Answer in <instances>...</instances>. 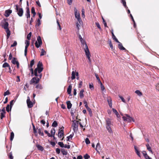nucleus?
<instances>
[{"mask_svg":"<svg viewBox=\"0 0 159 159\" xmlns=\"http://www.w3.org/2000/svg\"><path fill=\"white\" fill-rule=\"evenodd\" d=\"M57 24L59 26V30H61V26H60V25L59 24V22H58V20H57Z\"/></svg>","mask_w":159,"mask_h":159,"instance_id":"052dcab7","label":"nucleus"},{"mask_svg":"<svg viewBox=\"0 0 159 159\" xmlns=\"http://www.w3.org/2000/svg\"><path fill=\"white\" fill-rule=\"evenodd\" d=\"M106 126L107 130L110 134H112L113 132L111 127L112 126V122L111 121V119L107 118L106 119Z\"/></svg>","mask_w":159,"mask_h":159,"instance_id":"7ed1b4c3","label":"nucleus"},{"mask_svg":"<svg viewBox=\"0 0 159 159\" xmlns=\"http://www.w3.org/2000/svg\"><path fill=\"white\" fill-rule=\"evenodd\" d=\"M125 116H123L122 117V118L124 120L127 121L129 122H131L132 121L134 122V120L133 118L130 117L127 114H125Z\"/></svg>","mask_w":159,"mask_h":159,"instance_id":"39448f33","label":"nucleus"},{"mask_svg":"<svg viewBox=\"0 0 159 159\" xmlns=\"http://www.w3.org/2000/svg\"><path fill=\"white\" fill-rule=\"evenodd\" d=\"M2 67L3 68L8 67V68L9 72H11V68H10V66L9 65V64L8 63H7V62H5L3 65Z\"/></svg>","mask_w":159,"mask_h":159,"instance_id":"ddd939ff","label":"nucleus"},{"mask_svg":"<svg viewBox=\"0 0 159 159\" xmlns=\"http://www.w3.org/2000/svg\"><path fill=\"white\" fill-rule=\"evenodd\" d=\"M101 88L102 91H104L105 90V88L103 85L102 83L100 84Z\"/></svg>","mask_w":159,"mask_h":159,"instance_id":"6e6d98bb","label":"nucleus"},{"mask_svg":"<svg viewBox=\"0 0 159 159\" xmlns=\"http://www.w3.org/2000/svg\"><path fill=\"white\" fill-rule=\"evenodd\" d=\"M100 143H98L97 144V145L96 146V150L97 151H98V150H99L100 148Z\"/></svg>","mask_w":159,"mask_h":159,"instance_id":"37998d69","label":"nucleus"},{"mask_svg":"<svg viewBox=\"0 0 159 159\" xmlns=\"http://www.w3.org/2000/svg\"><path fill=\"white\" fill-rule=\"evenodd\" d=\"M6 112H2L1 113V119H2L4 117H5V115Z\"/></svg>","mask_w":159,"mask_h":159,"instance_id":"a18cd8bd","label":"nucleus"},{"mask_svg":"<svg viewBox=\"0 0 159 159\" xmlns=\"http://www.w3.org/2000/svg\"><path fill=\"white\" fill-rule=\"evenodd\" d=\"M25 15L27 18H30V12L29 8L27 7L26 12Z\"/></svg>","mask_w":159,"mask_h":159,"instance_id":"2eb2a0df","label":"nucleus"},{"mask_svg":"<svg viewBox=\"0 0 159 159\" xmlns=\"http://www.w3.org/2000/svg\"><path fill=\"white\" fill-rule=\"evenodd\" d=\"M38 132L39 135H41V136H43L44 134L43 132V131L41 129H38Z\"/></svg>","mask_w":159,"mask_h":159,"instance_id":"c85d7f7f","label":"nucleus"},{"mask_svg":"<svg viewBox=\"0 0 159 159\" xmlns=\"http://www.w3.org/2000/svg\"><path fill=\"white\" fill-rule=\"evenodd\" d=\"M85 143L86 144H88L90 143V141L88 138H86L85 140Z\"/></svg>","mask_w":159,"mask_h":159,"instance_id":"3c124183","label":"nucleus"},{"mask_svg":"<svg viewBox=\"0 0 159 159\" xmlns=\"http://www.w3.org/2000/svg\"><path fill=\"white\" fill-rule=\"evenodd\" d=\"M73 0H67L68 4L69 5L71 4Z\"/></svg>","mask_w":159,"mask_h":159,"instance_id":"680f3d73","label":"nucleus"},{"mask_svg":"<svg viewBox=\"0 0 159 159\" xmlns=\"http://www.w3.org/2000/svg\"><path fill=\"white\" fill-rule=\"evenodd\" d=\"M58 144L61 148H63L64 147V144L63 142H59L58 143Z\"/></svg>","mask_w":159,"mask_h":159,"instance_id":"09e8293b","label":"nucleus"},{"mask_svg":"<svg viewBox=\"0 0 159 159\" xmlns=\"http://www.w3.org/2000/svg\"><path fill=\"white\" fill-rule=\"evenodd\" d=\"M36 24L38 26L39 25L41 24L40 21V19H38L37 20V23H36Z\"/></svg>","mask_w":159,"mask_h":159,"instance_id":"bf43d9fd","label":"nucleus"},{"mask_svg":"<svg viewBox=\"0 0 159 159\" xmlns=\"http://www.w3.org/2000/svg\"><path fill=\"white\" fill-rule=\"evenodd\" d=\"M9 107H10L9 105L8 104L7 105V107H6V111L8 112H9V111H10Z\"/></svg>","mask_w":159,"mask_h":159,"instance_id":"0e129e2a","label":"nucleus"},{"mask_svg":"<svg viewBox=\"0 0 159 159\" xmlns=\"http://www.w3.org/2000/svg\"><path fill=\"white\" fill-rule=\"evenodd\" d=\"M16 10L18 15L20 17L23 16V10L22 8H19L17 5H15L14 6Z\"/></svg>","mask_w":159,"mask_h":159,"instance_id":"20e7f679","label":"nucleus"},{"mask_svg":"<svg viewBox=\"0 0 159 159\" xmlns=\"http://www.w3.org/2000/svg\"><path fill=\"white\" fill-rule=\"evenodd\" d=\"M8 23L7 22H5L2 25V27L6 30L8 29Z\"/></svg>","mask_w":159,"mask_h":159,"instance_id":"6ab92c4d","label":"nucleus"},{"mask_svg":"<svg viewBox=\"0 0 159 159\" xmlns=\"http://www.w3.org/2000/svg\"><path fill=\"white\" fill-rule=\"evenodd\" d=\"M134 149H135V150L136 153L138 155V156L139 157H141V154L140 152V151H139L138 150L137 147L136 146H134Z\"/></svg>","mask_w":159,"mask_h":159,"instance_id":"f3484780","label":"nucleus"},{"mask_svg":"<svg viewBox=\"0 0 159 159\" xmlns=\"http://www.w3.org/2000/svg\"><path fill=\"white\" fill-rule=\"evenodd\" d=\"M112 37L113 39H114L115 41L116 42H119V41H118L117 39L116 38V36H115L113 32H112Z\"/></svg>","mask_w":159,"mask_h":159,"instance_id":"7c9ffc66","label":"nucleus"},{"mask_svg":"<svg viewBox=\"0 0 159 159\" xmlns=\"http://www.w3.org/2000/svg\"><path fill=\"white\" fill-rule=\"evenodd\" d=\"M34 60H32L30 62V68H32L34 65Z\"/></svg>","mask_w":159,"mask_h":159,"instance_id":"a19ab883","label":"nucleus"},{"mask_svg":"<svg viewBox=\"0 0 159 159\" xmlns=\"http://www.w3.org/2000/svg\"><path fill=\"white\" fill-rule=\"evenodd\" d=\"M44 132L47 134L49 137H52V135H50V134L46 130H45Z\"/></svg>","mask_w":159,"mask_h":159,"instance_id":"5fc2aeb1","label":"nucleus"},{"mask_svg":"<svg viewBox=\"0 0 159 159\" xmlns=\"http://www.w3.org/2000/svg\"><path fill=\"white\" fill-rule=\"evenodd\" d=\"M36 147L39 150L41 151H43V147L41 146L38 144L36 145Z\"/></svg>","mask_w":159,"mask_h":159,"instance_id":"2f4dec72","label":"nucleus"},{"mask_svg":"<svg viewBox=\"0 0 159 159\" xmlns=\"http://www.w3.org/2000/svg\"><path fill=\"white\" fill-rule=\"evenodd\" d=\"M42 44V41L41 37L39 36L37 37V41H36L35 44L37 48L40 47Z\"/></svg>","mask_w":159,"mask_h":159,"instance_id":"6e6552de","label":"nucleus"},{"mask_svg":"<svg viewBox=\"0 0 159 159\" xmlns=\"http://www.w3.org/2000/svg\"><path fill=\"white\" fill-rule=\"evenodd\" d=\"M33 127L34 133V134L36 133H37L36 130V129L35 128V126L33 125Z\"/></svg>","mask_w":159,"mask_h":159,"instance_id":"e2e57ef3","label":"nucleus"},{"mask_svg":"<svg viewBox=\"0 0 159 159\" xmlns=\"http://www.w3.org/2000/svg\"><path fill=\"white\" fill-rule=\"evenodd\" d=\"M84 157L85 159H88L90 157V156L88 154H86L84 156Z\"/></svg>","mask_w":159,"mask_h":159,"instance_id":"4d7b16f0","label":"nucleus"},{"mask_svg":"<svg viewBox=\"0 0 159 159\" xmlns=\"http://www.w3.org/2000/svg\"><path fill=\"white\" fill-rule=\"evenodd\" d=\"M135 93L139 96L142 95V93L139 90H137L135 91Z\"/></svg>","mask_w":159,"mask_h":159,"instance_id":"cd10ccee","label":"nucleus"},{"mask_svg":"<svg viewBox=\"0 0 159 159\" xmlns=\"http://www.w3.org/2000/svg\"><path fill=\"white\" fill-rule=\"evenodd\" d=\"M108 43L110 48H111V49H113V46L111 41H108Z\"/></svg>","mask_w":159,"mask_h":159,"instance_id":"49530a36","label":"nucleus"},{"mask_svg":"<svg viewBox=\"0 0 159 159\" xmlns=\"http://www.w3.org/2000/svg\"><path fill=\"white\" fill-rule=\"evenodd\" d=\"M61 152L63 155H66L67 154V151L65 150L64 149H62Z\"/></svg>","mask_w":159,"mask_h":159,"instance_id":"f704fd0d","label":"nucleus"},{"mask_svg":"<svg viewBox=\"0 0 159 159\" xmlns=\"http://www.w3.org/2000/svg\"><path fill=\"white\" fill-rule=\"evenodd\" d=\"M6 31L7 33V39H8L10 35L11 34V32L9 29H7L6 30Z\"/></svg>","mask_w":159,"mask_h":159,"instance_id":"5701e85b","label":"nucleus"},{"mask_svg":"<svg viewBox=\"0 0 159 159\" xmlns=\"http://www.w3.org/2000/svg\"><path fill=\"white\" fill-rule=\"evenodd\" d=\"M96 25L98 27V28L100 29V30H101L102 29L101 27V26H100V25H99V23L98 22H96Z\"/></svg>","mask_w":159,"mask_h":159,"instance_id":"8fccbe9b","label":"nucleus"},{"mask_svg":"<svg viewBox=\"0 0 159 159\" xmlns=\"http://www.w3.org/2000/svg\"><path fill=\"white\" fill-rule=\"evenodd\" d=\"M71 75H72V76L71 77V79L72 80H73L74 79H75V72L74 71H73L72 72Z\"/></svg>","mask_w":159,"mask_h":159,"instance_id":"bb28decb","label":"nucleus"},{"mask_svg":"<svg viewBox=\"0 0 159 159\" xmlns=\"http://www.w3.org/2000/svg\"><path fill=\"white\" fill-rule=\"evenodd\" d=\"M107 101L108 103L109 107L110 108H111L112 107V102L111 99V98L108 99H107Z\"/></svg>","mask_w":159,"mask_h":159,"instance_id":"393cba45","label":"nucleus"},{"mask_svg":"<svg viewBox=\"0 0 159 159\" xmlns=\"http://www.w3.org/2000/svg\"><path fill=\"white\" fill-rule=\"evenodd\" d=\"M82 83H83V82L82 81H80V82L79 83V86H78V87L79 88H80L81 87V86H82Z\"/></svg>","mask_w":159,"mask_h":159,"instance_id":"338daca9","label":"nucleus"},{"mask_svg":"<svg viewBox=\"0 0 159 159\" xmlns=\"http://www.w3.org/2000/svg\"><path fill=\"white\" fill-rule=\"evenodd\" d=\"M82 157L81 156H79L77 157V159L75 157H73V159H82Z\"/></svg>","mask_w":159,"mask_h":159,"instance_id":"13d9d810","label":"nucleus"},{"mask_svg":"<svg viewBox=\"0 0 159 159\" xmlns=\"http://www.w3.org/2000/svg\"><path fill=\"white\" fill-rule=\"evenodd\" d=\"M117 43H119L118 44V47L119 49L122 50H126V49L123 47L122 43H121L120 42H119Z\"/></svg>","mask_w":159,"mask_h":159,"instance_id":"dca6fc26","label":"nucleus"},{"mask_svg":"<svg viewBox=\"0 0 159 159\" xmlns=\"http://www.w3.org/2000/svg\"><path fill=\"white\" fill-rule=\"evenodd\" d=\"M55 133V130L54 128L52 129L51 130L50 135H52V137H53L54 138V135Z\"/></svg>","mask_w":159,"mask_h":159,"instance_id":"b1692460","label":"nucleus"},{"mask_svg":"<svg viewBox=\"0 0 159 159\" xmlns=\"http://www.w3.org/2000/svg\"><path fill=\"white\" fill-rule=\"evenodd\" d=\"M17 44V43L16 41H15L11 45V47H14L16 46Z\"/></svg>","mask_w":159,"mask_h":159,"instance_id":"864d4df0","label":"nucleus"},{"mask_svg":"<svg viewBox=\"0 0 159 159\" xmlns=\"http://www.w3.org/2000/svg\"><path fill=\"white\" fill-rule=\"evenodd\" d=\"M71 89L72 86L71 85H69L67 89V92L69 94H70V95H71Z\"/></svg>","mask_w":159,"mask_h":159,"instance_id":"aec40b11","label":"nucleus"},{"mask_svg":"<svg viewBox=\"0 0 159 159\" xmlns=\"http://www.w3.org/2000/svg\"><path fill=\"white\" fill-rule=\"evenodd\" d=\"M43 65L42 62L40 61L39 62L37 67L35 68L34 70V75L36 76H38L39 75H38L37 73L40 74L39 76V79H41L42 76V74L40 73L43 70Z\"/></svg>","mask_w":159,"mask_h":159,"instance_id":"f03ea898","label":"nucleus"},{"mask_svg":"<svg viewBox=\"0 0 159 159\" xmlns=\"http://www.w3.org/2000/svg\"><path fill=\"white\" fill-rule=\"evenodd\" d=\"M46 52L44 51L43 49H41V52L40 54V56H42L45 55Z\"/></svg>","mask_w":159,"mask_h":159,"instance_id":"4c0bfd02","label":"nucleus"},{"mask_svg":"<svg viewBox=\"0 0 159 159\" xmlns=\"http://www.w3.org/2000/svg\"><path fill=\"white\" fill-rule=\"evenodd\" d=\"M66 103L67 105V107L68 109H70L72 107V104L70 102V101H68L66 102Z\"/></svg>","mask_w":159,"mask_h":159,"instance_id":"4be33fe9","label":"nucleus"},{"mask_svg":"<svg viewBox=\"0 0 159 159\" xmlns=\"http://www.w3.org/2000/svg\"><path fill=\"white\" fill-rule=\"evenodd\" d=\"M32 33L31 32H30L27 36V39L28 40H30V39L31 37V36Z\"/></svg>","mask_w":159,"mask_h":159,"instance_id":"c03bdc74","label":"nucleus"},{"mask_svg":"<svg viewBox=\"0 0 159 159\" xmlns=\"http://www.w3.org/2000/svg\"><path fill=\"white\" fill-rule=\"evenodd\" d=\"M147 149L152 154H153V152L150 146L148 144H147L146 145Z\"/></svg>","mask_w":159,"mask_h":159,"instance_id":"412c9836","label":"nucleus"},{"mask_svg":"<svg viewBox=\"0 0 159 159\" xmlns=\"http://www.w3.org/2000/svg\"><path fill=\"white\" fill-rule=\"evenodd\" d=\"M80 23L79 22L76 23V27L78 29V31L79 32V30L80 29Z\"/></svg>","mask_w":159,"mask_h":159,"instance_id":"c9c22d12","label":"nucleus"},{"mask_svg":"<svg viewBox=\"0 0 159 159\" xmlns=\"http://www.w3.org/2000/svg\"><path fill=\"white\" fill-rule=\"evenodd\" d=\"M87 110L89 111L90 116L92 115V111L91 109L89 107L86 109Z\"/></svg>","mask_w":159,"mask_h":159,"instance_id":"ea45409f","label":"nucleus"},{"mask_svg":"<svg viewBox=\"0 0 159 159\" xmlns=\"http://www.w3.org/2000/svg\"><path fill=\"white\" fill-rule=\"evenodd\" d=\"M25 43L26 44L25 49V55L26 56L27 52V48L29 45L30 41L28 40H25Z\"/></svg>","mask_w":159,"mask_h":159,"instance_id":"f8f14e48","label":"nucleus"},{"mask_svg":"<svg viewBox=\"0 0 159 159\" xmlns=\"http://www.w3.org/2000/svg\"><path fill=\"white\" fill-rule=\"evenodd\" d=\"M122 2L124 6H125V7H127V6H126L125 1L124 0H122Z\"/></svg>","mask_w":159,"mask_h":159,"instance_id":"69168bd1","label":"nucleus"},{"mask_svg":"<svg viewBox=\"0 0 159 159\" xmlns=\"http://www.w3.org/2000/svg\"><path fill=\"white\" fill-rule=\"evenodd\" d=\"M10 93L9 92V91L8 90H7L4 93V96H6L7 95L10 94Z\"/></svg>","mask_w":159,"mask_h":159,"instance_id":"603ef678","label":"nucleus"},{"mask_svg":"<svg viewBox=\"0 0 159 159\" xmlns=\"http://www.w3.org/2000/svg\"><path fill=\"white\" fill-rule=\"evenodd\" d=\"M74 134H70L69 136L67 137V141H70V139H71L73 136Z\"/></svg>","mask_w":159,"mask_h":159,"instance_id":"e433bc0d","label":"nucleus"},{"mask_svg":"<svg viewBox=\"0 0 159 159\" xmlns=\"http://www.w3.org/2000/svg\"><path fill=\"white\" fill-rule=\"evenodd\" d=\"M39 81V79L37 77H34L30 81V84L32 83L37 84L38 83Z\"/></svg>","mask_w":159,"mask_h":159,"instance_id":"9d476101","label":"nucleus"},{"mask_svg":"<svg viewBox=\"0 0 159 159\" xmlns=\"http://www.w3.org/2000/svg\"><path fill=\"white\" fill-rule=\"evenodd\" d=\"M84 89H81L79 93V95L80 98H82L84 97Z\"/></svg>","mask_w":159,"mask_h":159,"instance_id":"a211bd4d","label":"nucleus"},{"mask_svg":"<svg viewBox=\"0 0 159 159\" xmlns=\"http://www.w3.org/2000/svg\"><path fill=\"white\" fill-rule=\"evenodd\" d=\"M14 133L13 132H11L10 134V140L11 141H12L13 140V139H14Z\"/></svg>","mask_w":159,"mask_h":159,"instance_id":"c756f323","label":"nucleus"},{"mask_svg":"<svg viewBox=\"0 0 159 159\" xmlns=\"http://www.w3.org/2000/svg\"><path fill=\"white\" fill-rule=\"evenodd\" d=\"M64 127H62V128H61L60 129H59L58 130V136L59 138H61L63 137L64 136ZM64 137L62 138L61 139V140H63Z\"/></svg>","mask_w":159,"mask_h":159,"instance_id":"1a4fd4ad","label":"nucleus"},{"mask_svg":"<svg viewBox=\"0 0 159 159\" xmlns=\"http://www.w3.org/2000/svg\"><path fill=\"white\" fill-rule=\"evenodd\" d=\"M74 11L75 18L77 19V21L79 22L80 24H81V22H82V20L79 12L75 8Z\"/></svg>","mask_w":159,"mask_h":159,"instance_id":"0eeeda50","label":"nucleus"},{"mask_svg":"<svg viewBox=\"0 0 159 159\" xmlns=\"http://www.w3.org/2000/svg\"><path fill=\"white\" fill-rule=\"evenodd\" d=\"M36 88L37 89H42L43 88V87L41 84H38L36 86Z\"/></svg>","mask_w":159,"mask_h":159,"instance_id":"de8ad7c7","label":"nucleus"},{"mask_svg":"<svg viewBox=\"0 0 159 159\" xmlns=\"http://www.w3.org/2000/svg\"><path fill=\"white\" fill-rule=\"evenodd\" d=\"M31 12L33 14V16L34 17L36 15V13L35 11V9L34 7H32L31 10Z\"/></svg>","mask_w":159,"mask_h":159,"instance_id":"473e14b6","label":"nucleus"},{"mask_svg":"<svg viewBox=\"0 0 159 159\" xmlns=\"http://www.w3.org/2000/svg\"><path fill=\"white\" fill-rule=\"evenodd\" d=\"M27 103L28 107L29 108H31L33 106V104L32 102L30 101V98L29 97H27Z\"/></svg>","mask_w":159,"mask_h":159,"instance_id":"9b49d317","label":"nucleus"},{"mask_svg":"<svg viewBox=\"0 0 159 159\" xmlns=\"http://www.w3.org/2000/svg\"><path fill=\"white\" fill-rule=\"evenodd\" d=\"M112 111L116 115L117 117H118V116H119V114L117 110L114 108H112Z\"/></svg>","mask_w":159,"mask_h":159,"instance_id":"72a5a7b5","label":"nucleus"},{"mask_svg":"<svg viewBox=\"0 0 159 159\" xmlns=\"http://www.w3.org/2000/svg\"><path fill=\"white\" fill-rule=\"evenodd\" d=\"M11 12V10H6L5 11V16L7 17H8Z\"/></svg>","mask_w":159,"mask_h":159,"instance_id":"4468645a","label":"nucleus"},{"mask_svg":"<svg viewBox=\"0 0 159 159\" xmlns=\"http://www.w3.org/2000/svg\"><path fill=\"white\" fill-rule=\"evenodd\" d=\"M156 89L159 91V83H158L156 85Z\"/></svg>","mask_w":159,"mask_h":159,"instance_id":"774afa93","label":"nucleus"},{"mask_svg":"<svg viewBox=\"0 0 159 159\" xmlns=\"http://www.w3.org/2000/svg\"><path fill=\"white\" fill-rule=\"evenodd\" d=\"M80 42L83 46L84 47V50L85 53V54L87 57L88 58L89 62L91 63V61L90 59L91 55L88 48V47L86 44V42L84 39H83L80 40Z\"/></svg>","mask_w":159,"mask_h":159,"instance_id":"f257e3e1","label":"nucleus"},{"mask_svg":"<svg viewBox=\"0 0 159 159\" xmlns=\"http://www.w3.org/2000/svg\"><path fill=\"white\" fill-rule=\"evenodd\" d=\"M17 62H18V61H17L16 59L15 58H13L11 61L12 63L15 65L17 63Z\"/></svg>","mask_w":159,"mask_h":159,"instance_id":"a878e982","label":"nucleus"},{"mask_svg":"<svg viewBox=\"0 0 159 159\" xmlns=\"http://www.w3.org/2000/svg\"><path fill=\"white\" fill-rule=\"evenodd\" d=\"M73 124V129L74 130V132H76L78 130V127L79 124V121L74 120L72 121Z\"/></svg>","mask_w":159,"mask_h":159,"instance_id":"423d86ee","label":"nucleus"},{"mask_svg":"<svg viewBox=\"0 0 159 159\" xmlns=\"http://www.w3.org/2000/svg\"><path fill=\"white\" fill-rule=\"evenodd\" d=\"M119 97L121 99L122 102H123L124 103H126L125 100L122 96L119 95Z\"/></svg>","mask_w":159,"mask_h":159,"instance_id":"79ce46f5","label":"nucleus"},{"mask_svg":"<svg viewBox=\"0 0 159 159\" xmlns=\"http://www.w3.org/2000/svg\"><path fill=\"white\" fill-rule=\"evenodd\" d=\"M57 126V123L56 121H54L53 122L52 126L53 127H56Z\"/></svg>","mask_w":159,"mask_h":159,"instance_id":"58836bf2","label":"nucleus"}]
</instances>
